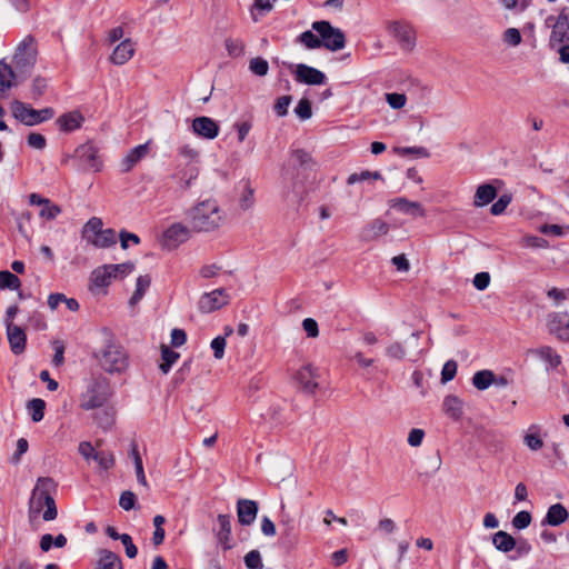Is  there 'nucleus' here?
Listing matches in <instances>:
<instances>
[{"label":"nucleus","instance_id":"40","mask_svg":"<svg viewBox=\"0 0 569 569\" xmlns=\"http://www.w3.org/2000/svg\"><path fill=\"white\" fill-rule=\"evenodd\" d=\"M102 220L98 217L90 218L82 228V237L89 242V238L97 237L102 229Z\"/></svg>","mask_w":569,"mask_h":569},{"label":"nucleus","instance_id":"8","mask_svg":"<svg viewBox=\"0 0 569 569\" xmlns=\"http://www.w3.org/2000/svg\"><path fill=\"white\" fill-rule=\"evenodd\" d=\"M546 26L551 28L549 47L556 49L565 42H569V8H562L558 17L549 16Z\"/></svg>","mask_w":569,"mask_h":569},{"label":"nucleus","instance_id":"38","mask_svg":"<svg viewBox=\"0 0 569 569\" xmlns=\"http://www.w3.org/2000/svg\"><path fill=\"white\" fill-rule=\"evenodd\" d=\"M495 381V375L490 370H480L477 371L472 377V385L478 390L488 389Z\"/></svg>","mask_w":569,"mask_h":569},{"label":"nucleus","instance_id":"9","mask_svg":"<svg viewBox=\"0 0 569 569\" xmlns=\"http://www.w3.org/2000/svg\"><path fill=\"white\" fill-rule=\"evenodd\" d=\"M390 33L397 39L402 50L411 51L416 46V36L412 27L402 21L389 23Z\"/></svg>","mask_w":569,"mask_h":569},{"label":"nucleus","instance_id":"56","mask_svg":"<svg viewBox=\"0 0 569 569\" xmlns=\"http://www.w3.org/2000/svg\"><path fill=\"white\" fill-rule=\"evenodd\" d=\"M48 88V81L46 78L42 77H36L32 81L31 91H32V98L39 99L47 90Z\"/></svg>","mask_w":569,"mask_h":569},{"label":"nucleus","instance_id":"12","mask_svg":"<svg viewBox=\"0 0 569 569\" xmlns=\"http://www.w3.org/2000/svg\"><path fill=\"white\" fill-rule=\"evenodd\" d=\"M76 156L90 170L99 171L102 167L99 148L93 142H87L78 147Z\"/></svg>","mask_w":569,"mask_h":569},{"label":"nucleus","instance_id":"7","mask_svg":"<svg viewBox=\"0 0 569 569\" xmlns=\"http://www.w3.org/2000/svg\"><path fill=\"white\" fill-rule=\"evenodd\" d=\"M315 30L321 38L322 47L330 51H338L346 46V36L339 29L333 27L329 21H315L312 24Z\"/></svg>","mask_w":569,"mask_h":569},{"label":"nucleus","instance_id":"53","mask_svg":"<svg viewBox=\"0 0 569 569\" xmlns=\"http://www.w3.org/2000/svg\"><path fill=\"white\" fill-rule=\"evenodd\" d=\"M226 49L231 57H239L244 51V43L240 39H226Z\"/></svg>","mask_w":569,"mask_h":569},{"label":"nucleus","instance_id":"6","mask_svg":"<svg viewBox=\"0 0 569 569\" xmlns=\"http://www.w3.org/2000/svg\"><path fill=\"white\" fill-rule=\"evenodd\" d=\"M38 48L37 40L33 36L28 34L17 46L13 54L12 63L21 73H29L37 61Z\"/></svg>","mask_w":569,"mask_h":569},{"label":"nucleus","instance_id":"63","mask_svg":"<svg viewBox=\"0 0 569 569\" xmlns=\"http://www.w3.org/2000/svg\"><path fill=\"white\" fill-rule=\"evenodd\" d=\"M136 495L132 491H123L119 499V506L126 510L129 511L134 508L136 506Z\"/></svg>","mask_w":569,"mask_h":569},{"label":"nucleus","instance_id":"1","mask_svg":"<svg viewBox=\"0 0 569 569\" xmlns=\"http://www.w3.org/2000/svg\"><path fill=\"white\" fill-rule=\"evenodd\" d=\"M57 490L56 481L50 477H39L31 491L28 502V522L36 528L40 519L53 521L58 517V508L52 496Z\"/></svg>","mask_w":569,"mask_h":569},{"label":"nucleus","instance_id":"20","mask_svg":"<svg viewBox=\"0 0 569 569\" xmlns=\"http://www.w3.org/2000/svg\"><path fill=\"white\" fill-rule=\"evenodd\" d=\"M389 231V224L381 219L372 220L366 226L361 233L360 239L365 242L377 240L379 237L387 234Z\"/></svg>","mask_w":569,"mask_h":569},{"label":"nucleus","instance_id":"28","mask_svg":"<svg viewBox=\"0 0 569 569\" xmlns=\"http://www.w3.org/2000/svg\"><path fill=\"white\" fill-rule=\"evenodd\" d=\"M492 543L497 550L505 553L513 550L517 546L516 539L510 533L502 530L492 536Z\"/></svg>","mask_w":569,"mask_h":569},{"label":"nucleus","instance_id":"42","mask_svg":"<svg viewBox=\"0 0 569 569\" xmlns=\"http://www.w3.org/2000/svg\"><path fill=\"white\" fill-rule=\"evenodd\" d=\"M179 358V353L171 350L168 346H161V359L162 363L159 366L163 373H168L172 365Z\"/></svg>","mask_w":569,"mask_h":569},{"label":"nucleus","instance_id":"24","mask_svg":"<svg viewBox=\"0 0 569 569\" xmlns=\"http://www.w3.org/2000/svg\"><path fill=\"white\" fill-rule=\"evenodd\" d=\"M94 569H123V567L119 555L108 549H100Z\"/></svg>","mask_w":569,"mask_h":569},{"label":"nucleus","instance_id":"39","mask_svg":"<svg viewBox=\"0 0 569 569\" xmlns=\"http://www.w3.org/2000/svg\"><path fill=\"white\" fill-rule=\"evenodd\" d=\"M21 287L20 279L8 270L0 271V290H19Z\"/></svg>","mask_w":569,"mask_h":569},{"label":"nucleus","instance_id":"10","mask_svg":"<svg viewBox=\"0 0 569 569\" xmlns=\"http://www.w3.org/2000/svg\"><path fill=\"white\" fill-rule=\"evenodd\" d=\"M229 299L230 297L224 289H216L200 297L199 309L201 312L210 313L228 305Z\"/></svg>","mask_w":569,"mask_h":569},{"label":"nucleus","instance_id":"59","mask_svg":"<svg viewBox=\"0 0 569 569\" xmlns=\"http://www.w3.org/2000/svg\"><path fill=\"white\" fill-rule=\"evenodd\" d=\"M457 373V362L455 360L447 361L441 370V382L447 383L452 380Z\"/></svg>","mask_w":569,"mask_h":569},{"label":"nucleus","instance_id":"17","mask_svg":"<svg viewBox=\"0 0 569 569\" xmlns=\"http://www.w3.org/2000/svg\"><path fill=\"white\" fill-rule=\"evenodd\" d=\"M317 378V369L313 368L311 365L302 367L297 372V380L301 386L302 390L307 393H315L316 390L318 389V382L316 380Z\"/></svg>","mask_w":569,"mask_h":569},{"label":"nucleus","instance_id":"37","mask_svg":"<svg viewBox=\"0 0 569 569\" xmlns=\"http://www.w3.org/2000/svg\"><path fill=\"white\" fill-rule=\"evenodd\" d=\"M199 170L194 166L187 167L183 171L179 172L176 178L182 190H187L191 187L193 180L197 179Z\"/></svg>","mask_w":569,"mask_h":569},{"label":"nucleus","instance_id":"46","mask_svg":"<svg viewBox=\"0 0 569 569\" xmlns=\"http://www.w3.org/2000/svg\"><path fill=\"white\" fill-rule=\"evenodd\" d=\"M395 153L406 157L413 156L416 158H429L430 152L425 147H396L393 148Z\"/></svg>","mask_w":569,"mask_h":569},{"label":"nucleus","instance_id":"13","mask_svg":"<svg viewBox=\"0 0 569 569\" xmlns=\"http://www.w3.org/2000/svg\"><path fill=\"white\" fill-rule=\"evenodd\" d=\"M548 329L558 339L569 341V315L568 312H552L548 316Z\"/></svg>","mask_w":569,"mask_h":569},{"label":"nucleus","instance_id":"45","mask_svg":"<svg viewBox=\"0 0 569 569\" xmlns=\"http://www.w3.org/2000/svg\"><path fill=\"white\" fill-rule=\"evenodd\" d=\"M297 42L303 44L307 49H319L322 47L320 36H316L311 30H307L299 34Z\"/></svg>","mask_w":569,"mask_h":569},{"label":"nucleus","instance_id":"30","mask_svg":"<svg viewBox=\"0 0 569 569\" xmlns=\"http://www.w3.org/2000/svg\"><path fill=\"white\" fill-rule=\"evenodd\" d=\"M497 196V190L492 184L485 183L477 188L473 204L483 207L489 204Z\"/></svg>","mask_w":569,"mask_h":569},{"label":"nucleus","instance_id":"15","mask_svg":"<svg viewBox=\"0 0 569 569\" xmlns=\"http://www.w3.org/2000/svg\"><path fill=\"white\" fill-rule=\"evenodd\" d=\"M190 238V229L182 223H173L163 232V244L169 248H177Z\"/></svg>","mask_w":569,"mask_h":569},{"label":"nucleus","instance_id":"58","mask_svg":"<svg viewBox=\"0 0 569 569\" xmlns=\"http://www.w3.org/2000/svg\"><path fill=\"white\" fill-rule=\"evenodd\" d=\"M109 269L112 271L114 278L124 277L133 271L134 264L132 262L109 264Z\"/></svg>","mask_w":569,"mask_h":569},{"label":"nucleus","instance_id":"36","mask_svg":"<svg viewBox=\"0 0 569 569\" xmlns=\"http://www.w3.org/2000/svg\"><path fill=\"white\" fill-rule=\"evenodd\" d=\"M93 419L100 428L108 430L114 422V410L111 407L103 408L94 413Z\"/></svg>","mask_w":569,"mask_h":569},{"label":"nucleus","instance_id":"50","mask_svg":"<svg viewBox=\"0 0 569 569\" xmlns=\"http://www.w3.org/2000/svg\"><path fill=\"white\" fill-rule=\"evenodd\" d=\"M244 565L248 569H262V558L258 550H251L244 556Z\"/></svg>","mask_w":569,"mask_h":569},{"label":"nucleus","instance_id":"47","mask_svg":"<svg viewBox=\"0 0 569 569\" xmlns=\"http://www.w3.org/2000/svg\"><path fill=\"white\" fill-rule=\"evenodd\" d=\"M281 540L283 542H292L296 540V527L291 518H282L280 521Z\"/></svg>","mask_w":569,"mask_h":569},{"label":"nucleus","instance_id":"14","mask_svg":"<svg viewBox=\"0 0 569 569\" xmlns=\"http://www.w3.org/2000/svg\"><path fill=\"white\" fill-rule=\"evenodd\" d=\"M192 131L200 138L212 140L219 134V124L212 118L201 116L192 120Z\"/></svg>","mask_w":569,"mask_h":569},{"label":"nucleus","instance_id":"32","mask_svg":"<svg viewBox=\"0 0 569 569\" xmlns=\"http://www.w3.org/2000/svg\"><path fill=\"white\" fill-rule=\"evenodd\" d=\"M117 242L116 232L113 229H103L97 237L89 238V243L97 248H109Z\"/></svg>","mask_w":569,"mask_h":569},{"label":"nucleus","instance_id":"48","mask_svg":"<svg viewBox=\"0 0 569 569\" xmlns=\"http://www.w3.org/2000/svg\"><path fill=\"white\" fill-rule=\"evenodd\" d=\"M369 179L380 180V179H382V176L379 171L372 172V171L363 170L359 173L355 172V173L350 174L347 179V183L355 184L357 182L369 180Z\"/></svg>","mask_w":569,"mask_h":569},{"label":"nucleus","instance_id":"19","mask_svg":"<svg viewBox=\"0 0 569 569\" xmlns=\"http://www.w3.org/2000/svg\"><path fill=\"white\" fill-rule=\"evenodd\" d=\"M390 206H391V208L396 209L397 211L408 214V216H411L413 218L426 216V211L419 202L409 201L406 198H396V199L391 200Z\"/></svg>","mask_w":569,"mask_h":569},{"label":"nucleus","instance_id":"5","mask_svg":"<svg viewBox=\"0 0 569 569\" xmlns=\"http://www.w3.org/2000/svg\"><path fill=\"white\" fill-rule=\"evenodd\" d=\"M12 116L22 124L33 127L39 123L46 122L52 119L56 114L54 109L47 107L40 110H36L28 103L19 100H14L11 103Z\"/></svg>","mask_w":569,"mask_h":569},{"label":"nucleus","instance_id":"49","mask_svg":"<svg viewBox=\"0 0 569 569\" xmlns=\"http://www.w3.org/2000/svg\"><path fill=\"white\" fill-rule=\"evenodd\" d=\"M249 70L259 77H263L268 73L269 64L268 61L263 58L257 57L252 58L249 62Z\"/></svg>","mask_w":569,"mask_h":569},{"label":"nucleus","instance_id":"60","mask_svg":"<svg viewBox=\"0 0 569 569\" xmlns=\"http://www.w3.org/2000/svg\"><path fill=\"white\" fill-rule=\"evenodd\" d=\"M521 40V33L517 28H508L503 32V41L512 47L519 46Z\"/></svg>","mask_w":569,"mask_h":569},{"label":"nucleus","instance_id":"18","mask_svg":"<svg viewBox=\"0 0 569 569\" xmlns=\"http://www.w3.org/2000/svg\"><path fill=\"white\" fill-rule=\"evenodd\" d=\"M7 338L10 349L14 355H21L26 350L27 336L23 329L19 326H8Z\"/></svg>","mask_w":569,"mask_h":569},{"label":"nucleus","instance_id":"35","mask_svg":"<svg viewBox=\"0 0 569 569\" xmlns=\"http://www.w3.org/2000/svg\"><path fill=\"white\" fill-rule=\"evenodd\" d=\"M130 456L134 463V470H136V476H137L138 482L140 485H142L143 487H148V482H147L144 470H143L142 459L140 457L138 446L136 442H132V445H131Z\"/></svg>","mask_w":569,"mask_h":569},{"label":"nucleus","instance_id":"64","mask_svg":"<svg viewBox=\"0 0 569 569\" xmlns=\"http://www.w3.org/2000/svg\"><path fill=\"white\" fill-rule=\"evenodd\" d=\"M511 202V196L509 194H502L490 208V212L493 216L501 214L508 204Z\"/></svg>","mask_w":569,"mask_h":569},{"label":"nucleus","instance_id":"27","mask_svg":"<svg viewBox=\"0 0 569 569\" xmlns=\"http://www.w3.org/2000/svg\"><path fill=\"white\" fill-rule=\"evenodd\" d=\"M568 519V511L561 503H555L549 507L543 523L549 526H560Z\"/></svg>","mask_w":569,"mask_h":569},{"label":"nucleus","instance_id":"62","mask_svg":"<svg viewBox=\"0 0 569 569\" xmlns=\"http://www.w3.org/2000/svg\"><path fill=\"white\" fill-rule=\"evenodd\" d=\"M27 142L29 147L37 150H42L47 146L44 136L38 132H30L27 137Z\"/></svg>","mask_w":569,"mask_h":569},{"label":"nucleus","instance_id":"34","mask_svg":"<svg viewBox=\"0 0 569 569\" xmlns=\"http://www.w3.org/2000/svg\"><path fill=\"white\" fill-rule=\"evenodd\" d=\"M525 445L533 451L540 450L543 447V440L539 435V427L531 425L528 432L523 437Z\"/></svg>","mask_w":569,"mask_h":569},{"label":"nucleus","instance_id":"11","mask_svg":"<svg viewBox=\"0 0 569 569\" xmlns=\"http://www.w3.org/2000/svg\"><path fill=\"white\" fill-rule=\"evenodd\" d=\"M293 74L297 82L308 86L323 84L327 79L322 71L305 63L297 64Z\"/></svg>","mask_w":569,"mask_h":569},{"label":"nucleus","instance_id":"25","mask_svg":"<svg viewBox=\"0 0 569 569\" xmlns=\"http://www.w3.org/2000/svg\"><path fill=\"white\" fill-rule=\"evenodd\" d=\"M219 529L217 530V539L224 550L231 549V517L230 515H219L217 518Z\"/></svg>","mask_w":569,"mask_h":569},{"label":"nucleus","instance_id":"4","mask_svg":"<svg viewBox=\"0 0 569 569\" xmlns=\"http://www.w3.org/2000/svg\"><path fill=\"white\" fill-rule=\"evenodd\" d=\"M113 396L110 381L102 375L93 376L80 397V408L83 410H93L103 407Z\"/></svg>","mask_w":569,"mask_h":569},{"label":"nucleus","instance_id":"22","mask_svg":"<svg viewBox=\"0 0 569 569\" xmlns=\"http://www.w3.org/2000/svg\"><path fill=\"white\" fill-rule=\"evenodd\" d=\"M149 152V142L139 144L131 149L128 154L121 161L122 172H129L132 168L143 159Z\"/></svg>","mask_w":569,"mask_h":569},{"label":"nucleus","instance_id":"23","mask_svg":"<svg viewBox=\"0 0 569 569\" xmlns=\"http://www.w3.org/2000/svg\"><path fill=\"white\" fill-rule=\"evenodd\" d=\"M134 50L133 42L130 39H126L114 48L110 60L117 66L124 64L132 58Z\"/></svg>","mask_w":569,"mask_h":569},{"label":"nucleus","instance_id":"55","mask_svg":"<svg viewBox=\"0 0 569 569\" xmlns=\"http://www.w3.org/2000/svg\"><path fill=\"white\" fill-rule=\"evenodd\" d=\"M386 101L390 108L398 110L406 104L407 97L406 94L398 92L386 93Z\"/></svg>","mask_w":569,"mask_h":569},{"label":"nucleus","instance_id":"41","mask_svg":"<svg viewBox=\"0 0 569 569\" xmlns=\"http://www.w3.org/2000/svg\"><path fill=\"white\" fill-rule=\"evenodd\" d=\"M27 409L31 415L32 421L39 422L43 419L46 402L40 398H33L28 402Z\"/></svg>","mask_w":569,"mask_h":569},{"label":"nucleus","instance_id":"21","mask_svg":"<svg viewBox=\"0 0 569 569\" xmlns=\"http://www.w3.org/2000/svg\"><path fill=\"white\" fill-rule=\"evenodd\" d=\"M84 121V117L81 114L80 111H70L67 113L61 114L57 120L56 123L58 124L59 129L63 132H72L77 129H79Z\"/></svg>","mask_w":569,"mask_h":569},{"label":"nucleus","instance_id":"61","mask_svg":"<svg viewBox=\"0 0 569 569\" xmlns=\"http://www.w3.org/2000/svg\"><path fill=\"white\" fill-rule=\"evenodd\" d=\"M540 230L542 233L563 237L569 233V226L543 224Z\"/></svg>","mask_w":569,"mask_h":569},{"label":"nucleus","instance_id":"16","mask_svg":"<svg viewBox=\"0 0 569 569\" xmlns=\"http://www.w3.org/2000/svg\"><path fill=\"white\" fill-rule=\"evenodd\" d=\"M258 513V505L253 500L240 499L237 502L238 521L242 526H250L254 522Z\"/></svg>","mask_w":569,"mask_h":569},{"label":"nucleus","instance_id":"43","mask_svg":"<svg viewBox=\"0 0 569 569\" xmlns=\"http://www.w3.org/2000/svg\"><path fill=\"white\" fill-rule=\"evenodd\" d=\"M150 282H151V279L149 276H139L138 277L137 283H136V290L129 300V303L131 306L138 303L142 299L146 290L150 286Z\"/></svg>","mask_w":569,"mask_h":569},{"label":"nucleus","instance_id":"44","mask_svg":"<svg viewBox=\"0 0 569 569\" xmlns=\"http://www.w3.org/2000/svg\"><path fill=\"white\" fill-rule=\"evenodd\" d=\"M535 353L548 362L551 369L557 368L561 363V357L551 347H542L536 350Z\"/></svg>","mask_w":569,"mask_h":569},{"label":"nucleus","instance_id":"2","mask_svg":"<svg viewBox=\"0 0 569 569\" xmlns=\"http://www.w3.org/2000/svg\"><path fill=\"white\" fill-rule=\"evenodd\" d=\"M103 341L93 350L92 358L98 367L108 375H123L130 366V356L126 348L108 329H102Z\"/></svg>","mask_w":569,"mask_h":569},{"label":"nucleus","instance_id":"26","mask_svg":"<svg viewBox=\"0 0 569 569\" xmlns=\"http://www.w3.org/2000/svg\"><path fill=\"white\" fill-rule=\"evenodd\" d=\"M116 279L112 271L109 269V264H103L91 272V290L93 288H106L111 283V280Z\"/></svg>","mask_w":569,"mask_h":569},{"label":"nucleus","instance_id":"51","mask_svg":"<svg viewBox=\"0 0 569 569\" xmlns=\"http://www.w3.org/2000/svg\"><path fill=\"white\" fill-rule=\"evenodd\" d=\"M295 113L302 120L310 119L312 116L311 102L307 98L300 99L295 108Z\"/></svg>","mask_w":569,"mask_h":569},{"label":"nucleus","instance_id":"54","mask_svg":"<svg viewBox=\"0 0 569 569\" xmlns=\"http://www.w3.org/2000/svg\"><path fill=\"white\" fill-rule=\"evenodd\" d=\"M532 518H531V515L529 511H526V510H522V511H519L512 519V526L518 529V530H522V529H526L530 522H531Z\"/></svg>","mask_w":569,"mask_h":569},{"label":"nucleus","instance_id":"31","mask_svg":"<svg viewBox=\"0 0 569 569\" xmlns=\"http://www.w3.org/2000/svg\"><path fill=\"white\" fill-rule=\"evenodd\" d=\"M290 161L302 171L311 170L316 166L311 154L303 149L293 150L290 156Z\"/></svg>","mask_w":569,"mask_h":569},{"label":"nucleus","instance_id":"57","mask_svg":"<svg viewBox=\"0 0 569 569\" xmlns=\"http://www.w3.org/2000/svg\"><path fill=\"white\" fill-rule=\"evenodd\" d=\"M60 213L61 208L49 200L48 204L42 206L39 216L47 220H53Z\"/></svg>","mask_w":569,"mask_h":569},{"label":"nucleus","instance_id":"29","mask_svg":"<svg viewBox=\"0 0 569 569\" xmlns=\"http://www.w3.org/2000/svg\"><path fill=\"white\" fill-rule=\"evenodd\" d=\"M442 407L445 413L452 420L458 421L462 417V401L457 396H447Z\"/></svg>","mask_w":569,"mask_h":569},{"label":"nucleus","instance_id":"33","mask_svg":"<svg viewBox=\"0 0 569 569\" xmlns=\"http://www.w3.org/2000/svg\"><path fill=\"white\" fill-rule=\"evenodd\" d=\"M16 77L13 68L0 61V93H4L13 86Z\"/></svg>","mask_w":569,"mask_h":569},{"label":"nucleus","instance_id":"3","mask_svg":"<svg viewBox=\"0 0 569 569\" xmlns=\"http://www.w3.org/2000/svg\"><path fill=\"white\" fill-rule=\"evenodd\" d=\"M192 230L210 232L223 223L221 210L216 200H204L194 206L189 213Z\"/></svg>","mask_w":569,"mask_h":569},{"label":"nucleus","instance_id":"52","mask_svg":"<svg viewBox=\"0 0 569 569\" xmlns=\"http://www.w3.org/2000/svg\"><path fill=\"white\" fill-rule=\"evenodd\" d=\"M94 460L103 470H108L114 465V457L109 451H98L97 455H94Z\"/></svg>","mask_w":569,"mask_h":569}]
</instances>
